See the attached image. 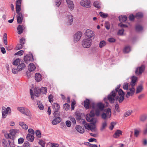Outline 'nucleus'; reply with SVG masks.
<instances>
[{"label":"nucleus","mask_w":147,"mask_h":147,"mask_svg":"<svg viewBox=\"0 0 147 147\" xmlns=\"http://www.w3.org/2000/svg\"><path fill=\"white\" fill-rule=\"evenodd\" d=\"M90 100L88 99H86L84 101V107L85 108L88 109L89 107Z\"/></svg>","instance_id":"obj_30"},{"label":"nucleus","mask_w":147,"mask_h":147,"mask_svg":"<svg viewBox=\"0 0 147 147\" xmlns=\"http://www.w3.org/2000/svg\"><path fill=\"white\" fill-rule=\"evenodd\" d=\"M82 44L84 48H89L92 44V40L91 39L85 38L82 40Z\"/></svg>","instance_id":"obj_5"},{"label":"nucleus","mask_w":147,"mask_h":147,"mask_svg":"<svg viewBox=\"0 0 147 147\" xmlns=\"http://www.w3.org/2000/svg\"><path fill=\"white\" fill-rule=\"evenodd\" d=\"M40 93L42 94H46L47 91L46 87H42L40 89Z\"/></svg>","instance_id":"obj_33"},{"label":"nucleus","mask_w":147,"mask_h":147,"mask_svg":"<svg viewBox=\"0 0 147 147\" xmlns=\"http://www.w3.org/2000/svg\"><path fill=\"white\" fill-rule=\"evenodd\" d=\"M119 20L121 22H125L127 20V17L126 16H121L119 17Z\"/></svg>","instance_id":"obj_31"},{"label":"nucleus","mask_w":147,"mask_h":147,"mask_svg":"<svg viewBox=\"0 0 147 147\" xmlns=\"http://www.w3.org/2000/svg\"><path fill=\"white\" fill-rule=\"evenodd\" d=\"M19 124L23 129H28V125L25 124L24 122H20Z\"/></svg>","instance_id":"obj_34"},{"label":"nucleus","mask_w":147,"mask_h":147,"mask_svg":"<svg viewBox=\"0 0 147 147\" xmlns=\"http://www.w3.org/2000/svg\"><path fill=\"white\" fill-rule=\"evenodd\" d=\"M17 33L20 34H21L23 32V27L22 25H19L17 28Z\"/></svg>","instance_id":"obj_32"},{"label":"nucleus","mask_w":147,"mask_h":147,"mask_svg":"<svg viewBox=\"0 0 147 147\" xmlns=\"http://www.w3.org/2000/svg\"><path fill=\"white\" fill-rule=\"evenodd\" d=\"M123 88L124 90H127L128 88V84L127 83H124L123 84Z\"/></svg>","instance_id":"obj_52"},{"label":"nucleus","mask_w":147,"mask_h":147,"mask_svg":"<svg viewBox=\"0 0 147 147\" xmlns=\"http://www.w3.org/2000/svg\"><path fill=\"white\" fill-rule=\"evenodd\" d=\"M124 30L123 29L119 30L117 32V34L118 35H122L124 33Z\"/></svg>","instance_id":"obj_55"},{"label":"nucleus","mask_w":147,"mask_h":147,"mask_svg":"<svg viewBox=\"0 0 147 147\" xmlns=\"http://www.w3.org/2000/svg\"><path fill=\"white\" fill-rule=\"evenodd\" d=\"M116 124V123L115 122H111L109 127V129L111 130H112Z\"/></svg>","instance_id":"obj_46"},{"label":"nucleus","mask_w":147,"mask_h":147,"mask_svg":"<svg viewBox=\"0 0 147 147\" xmlns=\"http://www.w3.org/2000/svg\"><path fill=\"white\" fill-rule=\"evenodd\" d=\"M82 33L80 31H78L75 34L74 37V40L75 42L79 41L81 38Z\"/></svg>","instance_id":"obj_15"},{"label":"nucleus","mask_w":147,"mask_h":147,"mask_svg":"<svg viewBox=\"0 0 147 147\" xmlns=\"http://www.w3.org/2000/svg\"><path fill=\"white\" fill-rule=\"evenodd\" d=\"M61 118H55L52 121V124L53 125H56L59 123L61 121Z\"/></svg>","instance_id":"obj_22"},{"label":"nucleus","mask_w":147,"mask_h":147,"mask_svg":"<svg viewBox=\"0 0 147 147\" xmlns=\"http://www.w3.org/2000/svg\"><path fill=\"white\" fill-rule=\"evenodd\" d=\"M13 65H18L17 69L18 71H20L24 69L26 65L22 60L19 59H16L13 63Z\"/></svg>","instance_id":"obj_3"},{"label":"nucleus","mask_w":147,"mask_h":147,"mask_svg":"<svg viewBox=\"0 0 147 147\" xmlns=\"http://www.w3.org/2000/svg\"><path fill=\"white\" fill-rule=\"evenodd\" d=\"M21 1L22 0H18L16 2V11L18 14H22L20 12L21 10Z\"/></svg>","instance_id":"obj_12"},{"label":"nucleus","mask_w":147,"mask_h":147,"mask_svg":"<svg viewBox=\"0 0 147 147\" xmlns=\"http://www.w3.org/2000/svg\"><path fill=\"white\" fill-rule=\"evenodd\" d=\"M54 107L55 109V111H58L60 108L59 105L58 103H55Z\"/></svg>","instance_id":"obj_50"},{"label":"nucleus","mask_w":147,"mask_h":147,"mask_svg":"<svg viewBox=\"0 0 147 147\" xmlns=\"http://www.w3.org/2000/svg\"><path fill=\"white\" fill-rule=\"evenodd\" d=\"M107 124L106 121L103 122L102 124L101 127L100 128V130L102 131L107 126Z\"/></svg>","instance_id":"obj_38"},{"label":"nucleus","mask_w":147,"mask_h":147,"mask_svg":"<svg viewBox=\"0 0 147 147\" xmlns=\"http://www.w3.org/2000/svg\"><path fill=\"white\" fill-rule=\"evenodd\" d=\"M17 109L20 113L24 114L29 117L31 116L30 112L28 109H26L23 107H17Z\"/></svg>","instance_id":"obj_6"},{"label":"nucleus","mask_w":147,"mask_h":147,"mask_svg":"<svg viewBox=\"0 0 147 147\" xmlns=\"http://www.w3.org/2000/svg\"><path fill=\"white\" fill-rule=\"evenodd\" d=\"M53 96L52 94H50L49 96V100L51 103H52L53 102Z\"/></svg>","instance_id":"obj_47"},{"label":"nucleus","mask_w":147,"mask_h":147,"mask_svg":"<svg viewBox=\"0 0 147 147\" xmlns=\"http://www.w3.org/2000/svg\"><path fill=\"white\" fill-rule=\"evenodd\" d=\"M34 135L32 134H27L26 137L27 140L31 142H33L34 138Z\"/></svg>","instance_id":"obj_25"},{"label":"nucleus","mask_w":147,"mask_h":147,"mask_svg":"<svg viewBox=\"0 0 147 147\" xmlns=\"http://www.w3.org/2000/svg\"><path fill=\"white\" fill-rule=\"evenodd\" d=\"M135 28L137 32H140L143 30V27L140 25H137L136 26Z\"/></svg>","instance_id":"obj_37"},{"label":"nucleus","mask_w":147,"mask_h":147,"mask_svg":"<svg viewBox=\"0 0 147 147\" xmlns=\"http://www.w3.org/2000/svg\"><path fill=\"white\" fill-rule=\"evenodd\" d=\"M36 135L37 137L38 138H40L41 137V132L39 130H37L36 131Z\"/></svg>","instance_id":"obj_48"},{"label":"nucleus","mask_w":147,"mask_h":147,"mask_svg":"<svg viewBox=\"0 0 147 147\" xmlns=\"http://www.w3.org/2000/svg\"><path fill=\"white\" fill-rule=\"evenodd\" d=\"M17 133L16 130L12 129L10 131L9 134L7 135V138H9L13 140H14L16 137V135Z\"/></svg>","instance_id":"obj_10"},{"label":"nucleus","mask_w":147,"mask_h":147,"mask_svg":"<svg viewBox=\"0 0 147 147\" xmlns=\"http://www.w3.org/2000/svg\"><path fill=\"white\" fill-rule=\"evenodd\" d=\"M17 21L18 23L21 24L23 20V15L22 14H18L17 16Z\"/></svg>","instance_id":"obj_24"},{"label":"nucleus","mask_w":147,"mask_h":147,"mask_svg":"<svg viewBox=\"0 0 147 147\" xmlns=\"http://www.w3.org/2000/svg\"><path fill=\"white\" fill-rule=\"evenodd\" d=\"M143 15L142 13L139 12L136 13V17L138 18H140L143 17Z\"/></svg>","instance_id":"obj_57"},{"label":"nucleus","mask_w":147,"mask_h":147,"mask_svg":"<svg viewBox=\"0 0 147 147\" xmlns=\"http://www.w3.org/2000/svg\"><path fill=\"white\" fill-rule=\"evenodd\" d=\"M90 107L92 109L90 111L89 115H86V119L88 121L92 122L89 124L84 120L82 121V124L86 129L90 130L92 131H95V124L97 121V119L93 117L95 115L97 117L99 116L100 112L104 110L105 105L100 102L97 103L93 102L91 105Z\"/></svg>","instance_id":"obj_1"},{"label":"nucleus","mask_w":147,"mask_h":147,"mask_svg":"<svg viewBox=\"0 0 147 147\" xmlns=\"http://www.w3.org/2000/svg\"><path fill=\"white\" fill-rule=\"evenodd\" d=\"M94 6L97 8H100V3L98 1H95L93 3Z\"/></svg>","instance_id":"obj_39"},{"label":"nucleus","mask_w":147,"mask_h":147,"mask_svg":"<svg viewBox=\"0 0 147 147\" xmlns=\"http://www.w3.org/2000/svg\"><path fill=\"white\" fill-rule=\"evenodd\" d=\"M143 87L142 84L138 86L136 88V93L138 94L141 92L143 90Z\"/></svg>","instance_id":"obj_28"},{"label":"nucleus","mask_w":147,"mask_h":147,"mask_svg":"<svg viewBox=\"0 0 147 147\" xmlns=\"http://www.w3.org/2000/svg\"><path fill=\"white\" fill-rule=\"evenodd\" d=\"M138 78L136 76H132L131 78V81L130 82V84L131 87H134L136 84Z\"/></svg>","instance_id":"obj_16"},{"label":"nucleus","mask_w":147,"mask_h":147,"mask_svg":"<svg viewBox=\"0 0 147 147\" xmlns=\"http://www.w3.org/2000/svg\"><path fill=\"white\" fill-rule=\"evenodd\" d=\"M145 67L144 65H142L140 67H138L135 71V73L136 75H140L144 71Z\"/></svg>","instance_id":"obj_13"},{"label":"nucleus","mask_w":147,"mask_h":147,"mask_svg":"<svg viewBox=\"0 0 147 147\" xmlns=\"http://www.w3.org/2000/svg\"><path fill=\"white\" fill-rule=\"evenodd\" d=\"M40 89L38 87H36L34 89V96L38 97L40 94Z\"/></svg>","instance_id":"obj_20"},{"label":"nucleus","mask_w":147,"mask_h":147,"mask_svg":"<svg viewBox=\"0 0 147 147\" xmlns=\"http://www.w3.org/2000/svg\"><path fill=\"white\" fill-rule=\"evenodd\" d=\"M108 40L109 42H115V40L113 38H108Z\"/></svg>","instance_id":"obj_61"},{"label":"nucleus","mask_w":147,"mask_h":147,"mask_svg":"<svg viewBox=\"0 0 147 147\" xmlns=\"http://www.w3.org/2000/svg\"><path fill=\"white\" fill-rule=\"evenodd\" d=\"M24 51L22 50H20L18 51V52L16 53L15 54V55H22L24 53Z\"/></svg>","instance_id":"obj_49"},{"label":"nucleus","mask_w":147,"mask_h":147,"mask_svg":"<svg viewBox=\"0 0 147 147\" xmlns=\"http://www.w3.org/2000/svg\"><path fill=\"white\" fill-rule=\"evenodd\" d=\"M23 147H30V144L28 142H25L23 144Z\"/></svg>","instance_id":"obj_54"},{"label":"nucleus","mask_w":147,"mask_h":147,"mask_svg":"<svg viewBox=\"0 0 147 147\" xmlns=\"http://www.w3.org/2000/svg\"><path fill=\"white\" fill-rule=\"evenodd\" d=\"M76 130L80 134H83L84 132V130L82 126L79 125H77L76 127Z\"/></svg>","instance_id":"obj_21"},{"label":"nucleus","mask_w":147,"mask_h":147,"mask_svg":"<svg viewBox=\"0 0 147 147\" xmlns=\"http://www.w3.org/2000/svg\"><path fill=\"white\" fill-rule=\"evenodd\" d=\"M106 44V42L104 40L101 41L99 43V47L101 48L104 46Z\"/></svg>","instance_id":"obj_45"},{"label":"nucleus","mask_w":147,"mask_h":147,"mask_svg":"<svg viewBox=\"0 0 147 147\" xmlns=\"http://www.w3.org/2000/svg\"><path fill=\"white\" fill-rule=\"evenodd\" d=\"M129 91L128 92L125 94V96L127 98H129L130 96H133L135 93V89L134 87L130 88Z\"/></svg>","instance_id":"obj_14"},{"label":"nucleus","mask_w":147,"mask_h":147,"mask_svg":"<svg viewBox=\"0 0 147 147\" xmlns=\"http://www.w3.org/2000/svg\"><path fill=\"white\" fill-rule=\"evenodd\" d=\"M122 131L120 130L117 129L113 135V137L115 138H118L120 135H122Z\"/></svg>","instance_id":"obj_18"},{"label":"nucleus","mask_w":147,"mask_h":147,"mask_svg":"<svg viewBox=\"0 0 147 147\" xmlns=\"http://www.w3.org/2000/svg\"><path fill=\"white\" fill-rule=\"evenodd\" d=\"M18 70L17 68L16 69L15 68H13L12 70V72L14 74H17L18 73Z\"/></svg>","instance_id":"obj_62"},{"label":"nucleus","mask_w":147,"mask_h":147,"mask_svg":"<svg viewBox=\"0 0 147 147\" xmlns=\"http://www.w3.org/2000/svg\"><path fill=\"white\" fill-rule=\"evenodd\" d=\"M23 45L20 43L17 45L16 49V50H20L21 49Z\"/></svg>","instance_id":"obj_56"},{"label":"nucleus","mask_w":147,"mask_h":147,"mask_svg":"<svg viewBox=\"0 0 147 147\" xmlns=\"http://www.w3.org/2000/svg\"><path fill=\"white\" fill-rule=\"evenodd\" d=\"M116 93L114 92V91H112L111 93H110L108 96V100H109L110 103H114L115 99L116 100Z\"/></svg>","instance_id":"obj_8"},{"label":"nucleus","mask_w":147,"mask_h":147,"mask_svg":"<svg viewBox=\"0 0 147 147\" xmlns=\"http://www.w3.org/2000/svg\"><path fill=\"white\" fill-rule=\"evenodd\" d=\"M100 16L103 18H105L108 16L107 13H105L102 12H100L99 13Z\"/></svg>","instance_id":"obj_42"},{"label":"nucleus","mask_w":147,"mask_h":147,"mask_svg":"<svg viewBox=\"0 0 147 147\" xmlns=\"http://www.w3.org/2000/svg\"><path fill=\"white\" fill-rule=\"evenodd\" d=\"M73 17L72 16L69 15L68 16V25H70L72 24L73 22Z\"/></svg>","instance_id":"obj_29"},{"label":"nucleus","mask_w":147,"mask_h":147,"mask_svg":"<svg viewBox=\"0 0 147 147\" xmlns=\"http://www.w3.org/2000/svg\"><path fill=\"white\" fill-rule=\"evenodd\" d=\"M140 120L142 122H145L147 119V114H144L141 115L140 117Z\"/></svg>","instance_id":"obj_27"},{"label":"nucleus","mask_w":147,"mask_h":147,"mask_svg":"<svg viewBox=\"0 0 147 147\" xmlns=\"http://www.w3.org/2000/svg\"><path fill=\"white\" fill-rule=\"evenodd\" d=\"M24 60L26 62L29 61H33L34 60L32 54L27 55L24 57Z\"/></svg>","instance_id":"obj_17"},{"label":"nucleus","mask_w":147,"mask_h":147,"mask_svg":"<svg viewBox=\"0 0 147 147\" xmlns=\"http://www.w3.org/2000/svg\"><path fill=\"white\" fill-rule=\"evenodd\" d=\"M132 111L131 110H129L125 112L124 116L125 117H127L129 116L132 113Z\"/></svg>","instance_id":"obj_43"},{"label":"nucleus","mask_w":147,"mask_h":147,"mask_svg":"<svg viewBox=\"0 0 147 147\" xmlns=\"http://www.w3.org/2000/svg\"><path fill=\"white\" fill-rule=\"evenodd\" d=\"M1 113L2 114V118L3 119L7 117L8 114H10L11 113V109L9 107H8L6 108L4 106H3L2 107Z\"/></svg>","instance_id":"obj_4"},{"label":"nucleus","mask_w":147,"mask_h":147,"mask_svg":"<svg viewBox=\"0 0 147 147\" xmlns=\"http://www.w3.org/2000/svg\"><path fill=\"white\" fill-rule=\"evenodd\" d=\"M2 146L3 147H8L9 144L6 140L5 139H3L2 140Z\"/></svg>","instance_id":"obj_36"},{"label":"nucleus","mask_w":147,"mask_h":147,"mask_svg":"<svg viewBox=\"0 0 147 147\" xmlns=\"http://www.w3.org/2000/svg\"><path fill=\"white\" fill-rule=\"evenodd\" d=\"M81 5L84 7L87 8L90 7L91 6V2L89 0H82L80 2Z\"/></svg>","instance_id":"obj_9"},{"label":"nucleus","mask_w":147,"mask_h":147,"mask_svg":"<svg viewBox=\"0 0 147 147\" xmlns=\"http://www.w3.org/2000/svg\"><path fill=\"white\" fill-rule=\"evenodd\" d=\"M70 120L75 125L76 124V121L74 118L73 117H71L70 118Z\"/></svg>","instance_id":"obj_60"},{"label":"nucleus","mask_w":147,"mask_h":147,"mask_svg":"<svg viewBox=\"0 0 147 147\" xmlns=\"http://www.w3.org/2000/svg\"><path fill=\"white\" fill-rule=\"evenodd\" d=\"M53 115H54V117L55 118H57V117L61 118L60 117V113L58 111H55L53 113Z\"/></svg>","instance_id":"obj_41"},{"label":"nucleus","mask_w":147,"mask_h":147,"mask_svg":"<svg viewBox=\"0 0 147 147\" xmlns=\"http://www.w3.org/2000/svg\"><path fill=\"white\" fill-rule=\"evenodd\" d=\"M131 50V48L129 46H125L123 50V52L125 53H127L129 52Z\"/></svg>","instance_id":"obj_35"},{"label":"nucleus","mask_w":147,"mask_h":147,"mask_svg":"<svg viewBox=\"0 0 147 147\" xmlns=\"http://www.w3.org/2000/svg\"><path fill=\"white\" fill-rule=\"evenodd\" d=\"M35 79L37 82L40 81L42 79V76L39 73H37L36 74L35 76Z\"/></svg>","instance_id":"obj_26"},{"label":"nucleus","mask_w":147,"mask_h":147,"mask_svg":"<svg viewBox=\"0 0 147 147\" xmlns=\"http://www.w3.org/2000/svg\"><path fill=\"white\" fill-rule=\"evenodd\" d=\"M24 141V139L23 138H20L18 139V143L20 144H22Z\"/></svg>","instance_id":"obj_63"},{"label":"nucleus","mask_w":147,"mask_h":147,"mask_svg":"<svg viewBox=\"0 0 147 147\" xmlns=\"http://www.w3.org/2000/svg\"><path fill=\"white\" fill-rule=\"evenodd\" d=\"M85 36L87 39L92 40L94 38L95 34L92 30L87 29L85 32Z\"/></svg>","instance_id":"obj_7"},{"label":"nucleus","mask_w":147,"mask_h":147,"mask_svg":"<svg viewBox=\"0 0 147 147\" xmlns=\"http://www.w3.org/2000/svg\"><path fill=\"white\" fill-rule=\"evenodd\" d=\"M63 109L65 110H68L70 108L69 105L67 103H65L63 105Z\"/></svg>","instance_id":"obj_44"},{"label":"nucleus","mask_w":147,"mask_h":147,"mask_svg":"<svg viewBox=\"0 0 147 147\" xmlns=\"http://www.w3.org/2000/svg\"><path fill=\"white\" fill-rule=\"evenodd\" d=\"M134 131V136L136 137H137L139 134V133L140 132V131L138 130L137 129H135Z\"/></svg>","instance_id":"obj_51"},{"label":"nucleus","mask_w":147,"mask_h":147,"mask_svg":"<svg viewBox=\"0 0 147 147\" xmlns=\"http://www.w3.org/2000/svg\"><path fill=\"white\" fill-rule=\"evenodd\" d=\"M120 87V85H117L115 90L113 91H114L115 92L118 93L119 96H117L116 97V100L118 101L119 103H121L124 98L125 93L122 89H119Z\"/></svg>","instance_id":"obj_2"},{"label":"nucleus","mask_w":147,"mask_h":147,"mask_svg":"<svg viewBox=\"0 0 147 147\" xmlns=\"http://www.w3.org/2000/svg\"><path fill=\"white\" fill-rule=\"evenodd\" d=\"M36 67L33 63H30L29 64L28 66V69L30 72L34 71Z\"/></svg>","instance_id":"obj_23"},{"label":"nucleus","mask_w":147,"mask_h":147,"mask_svg":"<svg viewBox=\"0 0 147 147\" xmlns=\"http://www.w3.org/2000/svg\"><path fill=\"white\" fill-rule=\"evenodd\" d=\"M115 108L116 111L118 112H119L120 111V109L119 107V106L118 104H116L115 106Z\"/></svg>","instance_id":"obj_58"},{"label":"nucleus","mask_w":147,"mask_h":147,"mask_svg":"<svg viewBox=\"0 0 147 147\" xmlns=\"http://www.w3.org/2000/svg\"><path fill=\"white\" fill-rule=\"evenodd\" d=\"M111 115V110L110 108L107 109L106 113H103L101 115L102 118L105 119L106 118H110Z\"/></svg>","instance_id":"obj_11"},{"label":"nucleus","mask_w":147,"mask_h":147,"mask_svg":"<svg viewBox=\"0 0 147 147\" xmlns=\"http://www.w3.org/2000/svg\"><path fill=\"white\" fill-rule=\"evenodd\" d=\"M69 8L71 10H73L74 8V5L73 1L70 0H65Z\"/></svg>","instance_id":"obj_19"},{"label":"nucleus","mask_w":147,"mask_h":147,"mask_svg":"<svg viewBox=\"0 0 147 147\" xmlns=\"http://www.w3.org/2000/svg\"><path fill=\"white\" fill-rule=\"evenodd\" d=\"M39 144L42 147H45V142L43 140H39L38 142Z\"/></svg>","instance_id":"obj_59"},{"label":"nucleus","mask_w":147,"mask_h":147,"mask_svg":"<svg viewBox=\"0 0 147 147\" xmlns=\"http://www.w3.org/2000/svg\"><path fill=\"white\" fill-rule=\"evenodd\" d=\"M143 133L144 135L147 134V124L146 125V127L144 128L143 131Z\"/></svg>","instance_id":"obj_64"},{"label":"nucleus","mask_w":147,"mask_h":147,"mask_svg":"<svg viewBox=\"0 0 147 147\" xmlns=\"http://www.w3.org/2000/svg\"><path fill=\"white\" fill-rule=\"evenodd\" d=\"M37 103L39 108L41 110H42L44 109V107L42 103L40 101H38Z\"/></svg>","instance_id":"obj_40"},{"label":"nucleus","mask_w":147,"mask_h":147,"mask_svg":"<svg viewBox=\"0 0 147 147\" xmlns=\"http://www.w3.org/2000/svg\"><path fill=\"white\" fill-rule=\"evenodd\" d=\"M61 0H56L55 1L56 5L58 7H59L61 4Z\"/></svg>","instance_id":"obj_53"}]
</instances>
